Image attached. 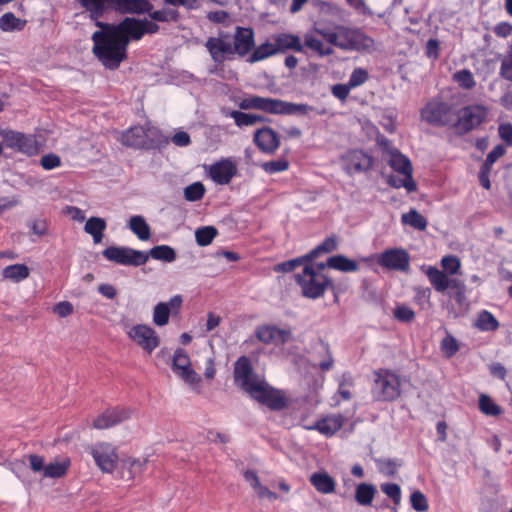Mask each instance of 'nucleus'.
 <instances>
[{
    "mask_svg": "<svg viewBox=\"0 0 512 512\" xmlns=\"http://www.w3.org/2000/svg\"><path fill=\"white\" fill-rule=\"evenodd\" d=\"M100 30L92 34V52L104 67L115 70L127 58V48L131 40L138 41L145 34H155L159 30L156 23L147 19L126 17L118 24L95 20Z\"/></svg>",
    "mask_w": 512,
    "mask_h": 512,
    "instance_id": "obj_1",
    "label": "nucleus"
},
{
    "mask_svg": "<svg viewBox=\"0 0 512 512\" xmlns=\"http://www.w3.org/2000/svg\"><path fill=\"white\" fill-rule=\"evenodd\" d=\"M315 32L329 44L344 51H368L373 48L374 40L361 29L336 25L334 29L318 24Z\"/></svg>",
    "mask_w": 512,
    "mask_h": 512,
    "instance_id": "obj_2",
    "label": "nucleus"
},
{
    "mask_svg": "<svg viewBox=\"0 0 512 512\" xmlns=\"http://www.w3.org/2000/svg\"><path fill=\"white\" fill-rule=\"evenodd\" d=\"M239 107L242 110L255 109L273 115L314 114L321 116L326 114V109H318L305 103H292L281 99L261 97L257 95L243 98L239 103Z\"/></svg>",
    "mask_w": 512,
    "mask_h": 512,
    "instance_id": "obj_3",
    "label": "nucleus"
},
{
    "mask_svg": "<svg viewBox=\"0 0 512 512\" xmlns=\"http://www.w3.org/2000/svg\"><path fill=\"white\" fill-rule=\"evenodd\" d=\"M78 2L90 13L92 20L99 19L108 8L122 14H144L153 8L149 0H78Z\"/></svg>",
    "mask_w": 512,
    "mask_h": 512,
    "instance_id": "obj_4",
    "label": "nucleus"
},
{
    "mask_svg": "<svg viewBox=\"0 0 512 512\" xmlns=\"http://www.w3.org/2000/svg\"><path fill=\"white\" fill-rule=\"evenodd\" d=\"M402 377L389 369H378L373 372L371 395L378 402H393L400 398Z\"/></svg>",
    "mask_w": 512,
    "mask_h": 512,
    "instance_id": "obj_5",
    "label": "nucleus"
},
{
    "mask_svg": "<svg viewBox=\"0 0 512 512\" xmlns=\"http://www.w3.org/2000/svg\"><path fill=\"white\" fill-rule=\"evenodd\" d=\"M296 279L303 295L311 299L323 296L327 287L332 285L331 280L323 273L316 271L311 263L303 268L302 273L298 274Z\"/></svg>",
    "mask_w": 512,
    "mask_h": 512,
    "instance_id": "obj_6",
    "label": "nucleus"
},
{
    "mask_svg": "<svg viewBox=\"0 0 512 512\" xmlns=\"http://www.w3.org/2000/svg\"><path fill=\"white\" fill-rule=\"evenodd\" d=\"M102 255L109 261L125 266H141L148 261L146 252L130 247L109 246Z\"/></svg>",
    "mask_w": 512,
    "mask_h": 512,
    "instance_id": "obj_7",
    "label": "nucleus"
},
{
    "mask_svg": "<svg viewBox=\"0 0 512 512\" xmlns=\"http://www.w3.org/2000/svg\"><path fill=\"white\" fill-rule=\"evenodd\" d=\"M421 115L426 122L438 126L453 127L456 120V111L452 106L439 101L429 102L422 110Z\"/></svg>",
    "mask_w": 512,
    "mask_h": 512,
    "instance_id": "obj_8",
    "label": "nucleus"
},
{
    "mask_svg": "<svg viewBox=\"0 0 512 512\" xmlns=\"http://www.w3.org/2000/svg\"><path fill=\"white\" fill-rule=\"evenodd\" d=\"M487 115L486 109L481 105L464 107L459 113L456 112V120L453 123L458 134H466L479 126Z\"/></svg>",
    "mask_w": 512,
    "mask_h": 512,
    "instance_id": "obj_9",
    "label": "nucleus"
},
{
    "mask_svg": "<svg viewBox=\"0 0 512 512\" xmlns=\"http://www.w3.org/2000/svg\"><path fill=\"white\" fill-rule=\"evenodd\" d=\"M250 396L271 410H282L287 406L286 398L281 390L275 389L264 380L253 388Z\"/></svg>",
    "mask_w": 512,
    "mask_h": 512,
    "instance_id": "obj_10",
    "label": "nucleus"
},
{
    "mask_svg": "<svg viewBox=\"0 0 512 512\" xmlns=\"http://www.w3.org/2000/svg\"><path fill=\"white\" fill-rule=\"evenodd\" d=\"M172 370L193 389H197L201 382V377L191 367L190 357L184 349L178 348L175 350L172 359Z\"/></svg>",
    "mask_w": 512,
    "mask_h": 512,
    "instance_id": "obj_11",
    "label": "nucleus"
},
{
    "mask_svg": "<svg viewBox=\"0 0 512 512\" xmlns=\"http://www.w3.org/2000/svg\"><path fill=\"white\" fill-rule=\"evenodd\" d=\"M234 380L249 395L253 392V388L257 387L263 380L259 379L254 373L250 359L241 356L235 363Z\"/></svg>",
    "mask_w": 512,
    "mask_h": 512,
    "instance_id": "obj_12",
    "label": "nucleus"
},
{
    "mask_svg": "<svg viewBox=\"0 0 512 512\" xmlns=\"http://www.w3.org/2000/svg\"><path fill=\"white\" fill-rule=\"evenodd\" d=\"M90 454L102 472L111 473L114 471L118 454L113 445L106 442L97 443L90 447Z\"/></svg>",
    "mask_w": 512,
    "mask_h": 512,
    "instance_id": "obj_13",
    "label": "nucleus"
},
{
    "mask_svg": "<svg viewBox=\"0 0 512 512\" xmlns=\"http://www.w3.org/2000/svg\"><path fill=\"white\" fill-rule=\"evenodd\" d=\"M343 170L348 175L366 172L373 166V159L370 155L359 149L347 151L341 158Z\"/></svg>",
    "mask_w": 512,
    "mask_h": 512,
    "instance_id": "obj_14",
    "label": "nucleus"
},
{
    "mask_svg": "<svg viewBox=\"0 0 512 512\" xmlns=\"http://www.w3.org/2000/svg\"><path fill=\"white\" fill-rule=\"evenodd\" d=\"M377 262L388 270L406 272L410 266V256L404 249L391 248L382 252Z\"/></svg>",
    "mask_w": 512,
    "mask_h": 512,
    "instance_id": "obj_15",
    "label": "nucleus"
},
{
    "mask_svg": "<svg viewBox=\"0 0 512 512\" xmlns=\"http://www.w3.org/2000/svg\"><path fill=\"white\" fill-rule=\"evenodd\" d=\"M128 336L148 353H151L160 344V338L156 331L144 324L133 326L128 332Z\"/></svg>",
    "mask_w": 512,
    "mask_h": 512,
    "instance_id": "obj_16",
    "label": "nucleus"
},
{
    "mask_svg": "<svg viewBox=\"0 0 512 512\" xmlns=\"http://www.w3.org/2000/svg\"><path fill=\"white\" fill-rule=\"evenodd\" d=\"M233 39L234 54H238L240 57L246 56L255 46L254 31L250 27H236Z\"/></svg>",
    "mask_w": 512,
    "mask_h": 512,
    "instance_id": "obj_17",
    "label": "nucleus"
},
{
    "mask_svg": "<svg viewBox=\"0 0 512 512\" xmlns=\"http://www.w3.org/2000/svg\"><path fill=\"white\" fill-rule=\"evenodd\" d=\"M209 174L216 184L227 185L237 174V167L231 160L225 159L211 165Z\"/></svg>",
    "mask_w": 512,
    "mask_h": 512,
    "instance_id": "obj_18",
    "label": "nucleus"
},
{
    "mask_svg": "<svg viewBox=\"0 0 512 512\" xmlns=\"http://www.w3.org/2000/svg\"><path fill=\"white\" fill-rule=\"evenodd\" d=\"M130 416L131 410L127 408L109 409L94 420L93 427L96 429H107L123 422L130 418Z\"/></svg>",
    "mask_w": 512,
    "mask_h": 512,
    "instance_id": "obj_19",
    "label": "nucleus"
},
{
    "mask_svg": "<svg viewBox=\"0 0 512 512\" xmlns=\"http://www.w3.org/2000/svg\"><path fill=\"white\" fill-rule=\"evenodd\" d=\"M205 47L215 63H222L227 56L234 55L232 43L221 37H209Z\"/></svg>",
    "mask_w": 512,
    "mask_h": 512,
    "instance_id": "obj_20",
    "label": "nucleus"
},
{
    "mask_svg": "<svg viewBox=\"0 0 512 512\" xmlns=\"http://www.w3.org/2000/svg\"><path fill=\"white\" fill-rule=\"evenodd\" d=\"M254 142L264 153H274L280 144L278 134L270 127L258 129L254 134Z\"/></svg>",
    "mask_w": 512,
    "mask_h": 512,
    "instance_id": "obj_21",
    "label": "nucleus"
},
{
    "mask_svg": "<svg viewBox=\"0 0 512 512\" xmlns=\"http://www.w3.org/2000/svg\"><path fill=\"white\" fill-rule=\"evenodd\" d=\"M275 42L278 54H284L288 51L304 52V46L300 36L291 33H278L271 37Z\"/></svg>",
    "mask_w": 512,
    "mask_h": 512,
    "instance_id": "obj_22",
    "label": "nucleus"
},
{
    "mask_svg": "<svg viewBox=\"0 0 512 512\" xmlns=\"http://www.w3.org/2000/svg\"><path fill=\"white\" fill-rule=\"evenodd\" d=\"M343 423V416L341 414H334L318 420L313 425L308 426L307 429L317 430L321 434L329 437L339 431L342 428Z\"/></svg>",
    "mask_w": 512,
    "mask_h": 512,
    "instance_id": "obj_23",
    "label": "nucleus"
},
{
    "mask_svg": "<svg viewBox=\"0 0 512 512\" xmlns=\"http://www.w3.org/2000/svg\"><path fill=\"white\" fill-rule=\"evenodd\" d=\"M309 481L319 493L331 494L335 492L336 482L326 471L312 473Z\"/></svg>",
    "mask_w": 512,
    "mask_h": 512,
    "instance_id": "obj_24",
    "label": "nucleus"
},
{
    "mask_svg": "<svg viewBox=\"0 0 512 512\" xmlns=\"http://www.w3.org/2000/svg\"><path fill=\"white\" fill-rule=\"evenodd\" d=\"M145 127L134 126L122 133L120 141L126 147L144 149Z\"/></svg>",
    "mask_w": 512,
    "mask_h": 512,
    "instance_id": "obj_25",
    "label": "nucleus"
},
{
    "mask_svg": "<svg viewBox=\"0 0 512 512\" xmlns=\"http://www.w3.org/2000/svg\"><path fill=\"white\" fill-rule=\"evenodd\" d=\"M145 127L144 149H160L165 147L170 139L165 136L161 130L152 126Z\"/></svg>",
    "mask_w": 512,
    "mask_h": 512,
    "instance_id": "obj_26",
    "label": "nucleus"
},
{
    "mask_svg": "<svg viewBox=\"0 0 512 512\" xmlns=\"http://www.w3.org/2000/svg\"><path fill=\"white\" fill-rule=\"evenodd\" d=\"M389 165L394 171L402 174L403 176H412L413 168L411 161L399 151L391 153Z\"/></svg>",
    "mask_w": 512,
    "mask_h": 512,
    "instance_id": "obj_27",
    "label": "nucleus"
},
{
    "mask_svg": "<svg viewBox=\"0 0 512 512\" xmlns=\"http://www.w3.org/2000/svg\"><path fill=\"white\" fill-rule=\"evenodd\" d=\"M107 227L106 221L100 217H90L84 226V231L91 235L95 244L102 241L104 231Z\"/></svg>",
    "mask_w": 512,
    "mask_h": 512,
    "instance_id": "obj_28",
    "label": "nucleus"
},
{
    "mask_svg": "<svg viewBox=\"0 0 512 512\" xmlns=\"http://www.w3.org/2000/svg\"><path fill=\"white\" fill-rule=\"evenodd\" d=\"M244 478L247 482L250 483V485L253 487V489L260 498H267L271 501H274L278 498L276 493L270 491L266 486H263L260 483L259 478L254 471H245Z\"/></svg>",
    "mask_w": 512,
    "mask_h": 512,
    "instance_id": "obj_29",
    "label": "nucleus"
},
{
    "mask_svg": "<svg viewBox=\"0 0 512 512\" xmlns=\"http://www.w3.org/2000/svg\"><path fill=\"white\" fill-rule=\"evenodd\" d=\"M277 49L275 42L273 40L266 41L261 45L257 46L253 49L252 53L248 58L249 63H255L259 61H263L271 56L277 55Z\"/></svg>",
    "mask_w": 512,
    "mask_h": 512,
    "instance_id": "obj_30",
    "label": "nucleus"
},
{
    "mask_svg": "<svg viewBox=\"0 0 512 512\" xmlns=\"http://www.w3.org/2000/svg\"><path fill=\"white\" fill-rule=\"evenodd\" d=\"M302 43L304 48L306 47L310 49L319 57L329 56L334 53L332 47L326 46L322 40L316 38L314 35L309 33L304 35V40Z\"/></svg>",
    "mask_w": 512,
    "mask_h": 512,
    "instance_id": "obj_31",
    "label": "nucleus"
},
{
    "mask_svg": "<svg viewBox=\"0 0 512 512\" xmlns=\"http://www.w3.org/2000/svg\"><path fill=\"white\" fill-rule=\"evenodd\" d=\"M27 20L15 16L12 12H6L0 17V30L3 32L22 31Z\"/></svg>",
    "mask_w": 512,
    "mask_h": 512,
    "instance_id": "obj_32",
    "label": "nucleus"
},
{
    "mask_svg": "<svg viewBox=\"0 0 512 512\" xmlns=\"http://www.w3.org/2000/svg\"><path fill=\"white\" fill-rule=\"evenodd\" d=\"M130 230L142 241L150 239L151 229L146 220L141 215L132 216L128 224Z\"/></svg>",
    "mask_w": 512,
    "mask_h": 512,
    "instance_id": "obj_33",
    "label": "nucleus"
},
{
    "mask_svg": "<svg viewBox=\"0 0 512 512\" xmlns=\"http://www.w3.org/2000/svg\"><path fill=\"white\" fill-rule=\"evenodd\" d=\"M431 285L437 292H444L448 289L449 277L441 270L434 266L427 267L425 271Z\"/></svg>",
    "mask_w": 512,
    "mask_h": 512,
    "instance_id": "obj_34",
    "label": "nucleus"
},
{
    "mask_svg": "<svg viewBox=\"0 0 512 512\" xmlns=\"http://www.w3.org/2000/svg\"><path fill=\"white\" fill-rule=\"evenodd\" d=\"M327 265L329 268L341 272H354L358 270V264L355 260L349 259L341 254L328 258Z\"/></svg>",
    "mask_w": 512,
    "mask_h": 512,
    "instance_id": "obj_35",
    "label": "nucleus"
},
{
    "mask_svg": "<svg viewBox=\"0 0 512 512\" xmlns=\"http://www.w3.org/2000/svg\"><path fill=\"white\" fill-rule=\"evenodd\" d=\"M227 116L234 119L238 127L253 126L256 123L264 122L266 118L258 114L244 113L237 110L230 111Z\"/></svg>",
    "mask_w": 512,
    "mask_h": 512,
    "instance_id": "obj_36",
    "label": "nucleus"
},
{
    "mask_svg": "<svg viewBox=\"0 0 512 512\" xmlns=\"http://www.w3.org/2000/svg\"><path fill=\"white\" fill-rule=\"evenodd\" d=\"M376 492L374 485L369 483H360L356 487L355 500L362 506H369L371 505Z\"/></svg>",
    "mask_w": 512,
    "mask_h": 512,
    "instance_id": "obj_37",
    "label": "nucleus"
},
{
    "mask_svg": "<svg viewBox=\"0 0 512 512\" xmlns=\"http://www.w3.org/2000/svg\"><path fill=\"white\" fill-rule=\"evenodd\" d=\"M149 257H152L155 260H160L163 262L171 263L176 259L175 250L168 245H158L154 246L146 253Z\"/></svg>",
    "mask_w": 512,
    "mask_h": 512,
    "instance_id": "obj_38",
    "label": "nucleus"
},
{
    "mask_svg": "<svg viewBox=\"0 0 512 512\" xmlns=\"http://www.w3.org/2000/svg\"><path fill=\"white\" fill-rule=\"evenodd\" d=\"M29 276V268L25 264H13L3 269V277L13 282H20Z\"/></svg>",
    "mask_w": 512,
    "mask_h": 512,
    "instance_id": "obj_39",
    "label": "nucleus"
},
{
    "mask_svg": "<svg viewBox=\"0 0 512 512\" xmlns=\"http://www.w3.org/2000/svg\"><path fill=\"white\" fill-rule=\"evenodd\" d=\"M401 221L403 224L409 225L420 231H424L428 224L426 218L415 209H411L408 213H404L401 216Z\"/></svg>",
    "mask_w": 512,
    "mask_h": 512,
    "instance_id": "obj_40",
    "label": "nucleus"
},
{
    "mask_svg": "<svg viewBox=\"0 0 512 512\" xmlns=\"http://www.w3.org/2000/svg\"><path fill=\"white\" fill-rule=\"evenodd\" d=\"M70 466V460L64 459L62 461H54L46 465L43 477L45 478H61L63 477Z\"/></svg>",
    "mask_w": 512,
    "mask_h": 512,
    "instance_id": "obj_41",
    "label": "nucleus"
},
{
    "mask_svg": "<svg viewBox=\"0 0 512 512\" xmlns=\"http://www.w3.org/2000/svg\"><path fill=\"white\" fill-rule=\"evenodd\" d=\"M337 246V237L335 235L329 236L321 244L317 245L314 249L307 253L306 258H308L311 262L322 253H330L335 251Z\"/></svg>",
    "mask_w": 512,
    "mask_h": 512,
    "instance_id": "obj_42",
    "label": "nucleus"
},
{
    "mask_svg": "<svg viewBox=\"0 0 512 512\" xmlns=\"http://www.w3.org/2000/svg\"><path fill=\"white\" fill-rule=\"evenodd\" d=\"M149 13V16L151 18V22L155 23L154 21L158 22H177L180 18L179 12L176 9L164 7L160 10L152 11V8L150 11H147Z\"/></svg>",
    "mask_w": 512,
    "mask_h": 512,
    "instance_id": "obj_43",
    "label": "nucleus"
},
{
    "mask_svg": "<svg viewBox=\"0 0 512 512\" xmlns=\"http://www.w3.org/2000/svg\"><path fill=\"white\" fill-rule=\"evenodd\" d=\"M475 326L481 331H495L499 327V322L492 313L483 310L478 315Z\"/></svg>",
    "mask_w": 512,
    "mask_h": 512,
    "instance_id": "obj_44",
    "label": "nucleus"
},
{
    "mask_svg": "<svg viewBox=\"0 0 512 512\" xmlns=\"http://www.w3.org/2000/svg\"><path fill=\"white\" fill-rule=\"evenodd\" d=\"M218 235V231L214 226H204L195 231V240L199 246H207L211 244Z\"/></svg>",
    "mask_w": 512,
    "mask_h": 512,
    "instance_id": "obj_45",
    "label": "nucleus"
},
{
    "mask_svg": "<svg viewBox=\"0 0 512 512\" xmlns=\"http://www.w3.org/2000/svg\"><path fill=\"white\" fill-rule=\"evenodd\" d=\"M479 409L488 416H498L502 412L501 407L486 394H481L479 397Z\"/></svg>",
    "mask_w": 512,
    "mask_h": 512,
    "instance_id": "obj_46",
    "label": "nucleus"
},
{
    "mask_svg": "<svg viewBox=\"0 0 512 512\" xmlns=\"http://www.w3.org/2000/svg\"><path fill=\"white\" fill-rule=\"evenodd\" d=\"M206 192L202 182H194L184 188V198L189 202H196L203 198Z\"/></svg>",
    "mask_w": 512,
    "mask_h": 512,
    "instance_id": "obj_47",
    "label": "nucleus"
},
{
    "mask_svg": "<svg viewBox=\"0 0 512 512\" xmlns=\"http://www.w3.org/2000/svg\"><path fill=\"white\" fill-rule=\"evenodd\" d=\"M169 305L160 302L158 303L153 310V322L157 326H164L169 322Z\"/></svg>",
    "mask_w": 512,
    "mask_h": 512,
    "instance_id": "obj_48",
    "label": "nucleus"
},
{
    "mask_svg": "<svg viewBox=\"0 0 512 512\" xmlns=\"http://www.w3.org/2000/svg\"><path fill=\"white\" fill-rule=\"evenodd\" d=\"M15 149L30 156L35 155L38 152L35 139L25 134H23L22 138L19 139Z\"/></svg>",
    "mask_w": 512,
    "mask_h": 512,
    "instance_id": "obj_49",
    "label": "nucleus"
},
{
    "mask_svg": "<svg viewBox=\"0 0 512 512\" xmlns=\"http://www.w3.org/2000/svg\"><path fill=\"white\" fill-rule=\"evenodd\" d=\"M318 353L319 354H324V358L319 361L317 363V366L322 370V371H329L330 369H332L333 367V364H334V359L332 357V354L330 352V349H329V346L324 343V342H321L318 346ZM316 366V364H314Z\"/></svg>",
    "mask_w": 512,
    "mask_h": 512,
    "instance_id": "obj_50",
    "label": "nucleus"
},
{
    "mask_svg": "<svg viewBox=\"0 0 512 512\" xmlns=\"http://www.w3.org/2000/svg\"><path fill=\"white\" fill-rule=\"evenodd\" d=\"M305 262H310V260L308 258H306V255L278 263L274 266V271L275 272H283V273L292 272L298 266L304 264Z\"/></svg>",
    "mask_w": 512,
    "mask_h": 512,
    "instance_id": "obj_51",
    "label": "nucleus"
},
{
    "mask_svg": "<svg viewBox=\"0 0 512 512\" xmlns=\"http://www.w3.org/2000/svg\"><path fill=\"white\" fill-rule=\"evenodd\" d=\"M410 503L412 508L417 512H426L429 509L427 497L419 490L411 494Z\"/></svg>",
    "mask_w": 512,
    "mask_h": 512,
    "instance_id": "obj_52",
    "label": "nucleus"
},
{
    "mask_svg": "<svg viewBox=\"0 0 512 512\" xmlns=\"http://www.w3.org/2000/svg\"><path fill=\"white\" fill-rule=\"evenodd\" d=\"M454 79L464 89H472L476 85L473 74L467 69L456 72L454 74Z\"/></svg>",
    "mask_w": 512,
    "mask_h": 512,
    "instance_id": "obj_53",
    "label": "nucleus"
},
{
    "mask_svg": "<svg viewBox=\"0 0 512 512\" xmlns=\"http://www.w3.org/2000/svg\"><path fill=\"white\" fill-rule=\"evenodd\" d=\"M388 183L394 188L404 187L408 192H414L417 189L413 176H404L403 179L391 176L388 179Z\"/></svg>",
    "mask_w": 512,
    "mask_h": 512,
    "instance_id": "obj_54",
    "label": "nucleus"
},
{
    "mask_svg": "<svg viewBox=\"0 0 512 512\" xmlns=\"http://www.w3.org/2000/svg\"><path fill=\"white\" fill-rule=\"evenodd\" d=\"M393 315L398 321L404 322V323L411 322L415 318L414 311L409 306H406V305L396 306V308L394 309Z\"/></svg>",
    "mask_w": 512,
    "mask_h": 512,
    "instance_id": "obj_55",
    "label": "nucleus"
},
{
    "mask_svg": "<svg viewBox=\"0 0 512 512\" xmlns=\"http://www.w3.org/2000/svg\"><path fill=\"white\" fill-rule=\"evenodd\" d=\"M381 490L389 498H391L395 505H399L401 502V488L395 483H384L381 485Z\"/></svg>",
    "mask_w": 512,
    "mask_h": 512,
    "instance_id": "obj_56",
    "label": "nucleus"
},
{
    "mask_svg": "<svg viewBox=\"0 0 512 512\" xmlns=\"http://www.w3.org/2000/svg\"><path fill=\"white\" fill-rule=\"evenodd\" d=\"M288 167L289 162L285 159L268 161L262 165V168L265 170V172L269 174L285 171L288 169Z\"/></svg>",
    "mask_w": 512,
    "mask_h": 512,
    "instance_id": "obj_57",
    "label": "nucleus"
},
{
    "mask_svg": "<svg viewBox=\"0 0 512 512\" xmlns=\"http://www.w3.org/2000/svg\"><path fill=\"white\" fill-rule=\"evenodd\" d=\"M441 349L448 357H452L459 350L457 340L447 335L441 342Z\"/></svg>",
    "mask_w": 512,
    "mask_h": 512,
    "instance_id": "obj_58",
    "label": "nucleus"
},
{
    "mask_svg": "<svg viewBox=\"0 0 512 512\" xmlns=\"http://www.w3.org/2000/svg\"><path fill=\"white\" fill-rule=\"evenodd\" d=\"M367 79L368 73L362 68H356L352 72L348 84L351 88H355L362 85Z\"/></svg>",
    "mask_w": 512,
    "mask_h": 512,
    "instance_id": "obj_59",
    "label": "nucleus"
},
{
    "mask_svg": "<svg viewBox=\"0 0 512 512\" xmlns=\"http://www.w3.org/2000/svg\"><path fill=\"white\" fill-rule=\"evenodd\" d=\"M0 135L2 136L3 141L9 148H16L19 139L22 138L23 133L16 132L13 130H3Z\"/></svg>",
    "mask_w": 512,
    "mask_h": 512,
    "instance_id": "obj_60",
    "label": "nucleus"
},
{
    "mask_svg": "<svg viewBox=\"0 0 512 512\" xmlns=\"http://www.w3.org/2000/svg\"><path fill=\"white\" fill-rule=\"evenodd\" d=\"M275 333H276V330L273 327L262 326V327L257 328L256 337L259 339V341L269 344L275 338Z\"/></svg>",
    "mask_w": 512,
    "mask_h": 512,
    "instance_id": "obj_61",
    "label": "nucleus"
},
{
    "mask_svg": "<svg viewBox=\"0 0 512 512\" xmlns=\"http://www.w3.org/2000/svg\"><path fill=\"white\" fill-rule=\"evenodd\" d=\"M40 164L45 170H52L61 165V159L58 155L49 153L42 156Z\"/></svg>",
    "mask_w": 512,
    "mask_h": 512,
    "instance_id": "obj_62",
    "label": "nucleus"
},
{
    "mask_svg": "<svg viewBox=\"0 0 512 512\" xmlns=\"http://www.w3.org/2000/svg\"><path fill=\"white\" fill-rule=\"evenodd\" d=\"M500 75L508 81H512V49L503 59L500 67Z\"/></svg>",
    "mask_w": 512,
    "mask_h": 512,
    "instance_id": "obj_63",
    "label": "nucleus"
},
{
    "mask_svg": "<svg viewBox=\"0 0 512 512\" xmlns=\"http://www.w3.org/2000/svg\"><path fill=\"white\" fill-rule=\"evenodd\" d=\"M443 268L449 272V274H456L460 269V261L455 256H445L441 260Z\"/></svg>",
    "mask_w": 512,
    "mask_h": 512,
    "instance_id": "obj_64",
    "label": "nucleus"
}]
</instances>
